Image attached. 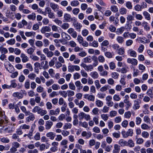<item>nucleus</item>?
Here are the masks:
<instances>
[{
  "mask_svg": "<svg viewBox=\"0 0 153 153\" xmlns=\"http://www.w3.org/2000/svg\"><path fill=\"white\" fill-rule=\"evenodd\" d=\"M32 112L34 113L37 112L38 114L42 116L44 115L47 113L46 110H43L38 106H35L32 109Z\"/></svg>",
  "mask_w": 153,
  "mask_h": 153,
  "instance_id": "f257e3e1",
  "label": "nucleus"
},
{
  "mask_svg": "<svg viewBox=\"0 0 153 153\" xmlns=\"http://www.w3.org/2000/svg\"><path fill=\"white\" fill-rule=\"evenodd\" d=\"M123 137L126 138L128 136H133L134 133L132 129H128L127 132L125 131H122L121 132Z\"/></svg>",
  "mask_w": 153,
  "mask_h": 153,
  "instance_id": "f03ea898",
  "label": "nucleus"
},
{
  "mask_svg": "<svg viewBox=\"0 0 153 153\" xmlns=\"http://www.w3.org/2000/svg\"><path fill=\"white\" fill-rule=\"evenodd\" d=\"M80 65L87 71H91L93 69L94 67H93V65H87L85 64L82 63Z\"/></svg>",
  "mask_w": 153,
  "mask_h": 153,
  "instance_id": "7ed1b4c3",
  "label": "nucleus"
},
{
  "mask_svg": "<svg viewBox=\"0 0 153 153\" xmlns=\"http://www.w3.org/2000/svg\"><path fill=\"white\" fill-rule=\"evenodd\" d=\"M134 104L133 106V108L134 110L138 109L140 107V104L141 103V100L139 99H137L134 101Z\"/></svg>",
  "mask_w": 153,
  "mask_h": 153,
  "instance_id": "20e7f679",
  "label": "nucleus"
},
{
  "mask_svg": "<svg viewBox=\"0 0 153 153\" xmlns=\"http://www.w3.org/2000/svg\"><path fill=\"white\" fill-rule=\"evenodd\" d=\"M14 129L15 128L13 127L12 124H10L7 127L4 129V131L6 133H11L14 131Z\"/></svg>",
  "mask_w": 153,
  "mask_h": 153,
  "instance_id": "39448f33",
  "label": "nucleus"
},
{
  "mask_svg": "<svg viewBox=\"0 0 153 153\" xmlns=\"http://www.w3.org/2000/svg\"><path fill=\"white\" fill-rule=\"evenodd\" d=\"M127 62L128 63L131 64L133 65H136L137 64V60L134 58H128L127 59Z\"/></svg>",
  "mask_w": 153,
  "mask_h": 153,
  "instance_id": "423d86ee",
  "label": "nucleus"
},
{
  "mask_svg": "<svg viewBox=\"0 0 153 153\" xmlns=\"http://www.w3.org/2000/svg\"><path fill=\"white\" fill-rule=\"evenodd\" d=\"M36 126V125L35 123H33L32 125L31 128L28 134L27 137L30 140L31 139V137L32 136L33 132L34 131Z\"/></svg>",
  "mask_w": 153,
  "mask_h": 153,
  "instance_id": "0eeeda50",
  "label": "nucleus"
},
{
  "mask_svg": "<svg viewBox=\"0 0 153 153\" xmlns=\"http://www.w3.org/2000/svg\"><path fill=\"white\" fill-rule=\"evenodd\" d=\"M50 7L54 12L58 11L59 9V6L58 5L53 2H51L50 3Z\"/></svg>",
  "mask_w": 153,
  "mask_h": 153,
  "instance_id": "6e6552de",
  "label": "nucleus"
},
{
  "mask_svg": "<svg viewBox=\"0 0 153 153\" xmlns=\"http://www.w3.org/2000/svg\"><path fill=\"white\" fill-rule=\"evenodd\" d=\"M84 98L85 99H87L88 100L91 101H94L95 99L94 96L88 94H86L84 95Z\"/></svg>",
  "mask_w": 153,
  "mask_h": 153,
  "instance_id": "1a4fd4ad",
  "label": "nucleus"
},
{
  "mask_svg": "<svg viewBox=\"0 0 153 153\" xmlns=\"http://www.w3.org/2000/svg\"><path fill=\"white\" fill-rule=\"evenodd\" d=\"M60 112V109L59 108L56 109L55 111L53 110H50L49 111V115H57Z\"/></svg>",
  "mask_w": 153,
  "mask_h": 153,
  "instance_id": "9d476101",
  "label": "nucleus"
},
{
  "mask_svg": "<svg viewBox=\"0 0 153 153\" xmlns=\"http://www.w3.org/2000/svg\"><path fill=\"white\" fill-rule=\"evenodd\" d=\"M53 122L50 120L47 121L45 124V129L46 130L50 129L53 125Z\"/></svg>",
  "mask_w": 153,
  "mask_h": 153,
  "instance_id": "9b49d317",
  "label": "nucleus"
},
{
  "mask_svg": "<svg viewBox=\"0 0 153 153\" xmlns=\"http://www.w3.org/2000/svg\"><path fill=\"white\" fill-rule=\"evenodd\" d=\"M46 136L50 139L53 140L56 136V134L52 132H50L47 133Z\"/></svg>",
  "mask_w": 153,
  "mask_h": 153,
  "instance_id": "f8f14e48",
  "label": "nucleus"
},
{
  "mask_svg": "<svg viewBox=\"0 0 153 153\" xmlns=\"http://www.w3.org/2000/svg\"><path fill=\"white\" fill-rule=\"evenodd\" d=\"M20 57L22 58V61L23 63H25L29 60L28 57L23 53L21 54Z\"/></svg>",
  "mask_w": 153,
  "mask_h": 153,
  "instance_id": "ddd939ff",
  "label": "nucleus"
},
{
  "mask_svg": "<svg viewBox=\"0 0 153 153\" xmlns=\"http://www.w3.org/2000/svg\"><path fill=\"white\" fill-rule=\"evenodd\" d=\"M64 18L65 21L67 22H70L73 20L71 15L69 14L65 13L64 14Z\"/></svg>",
  "mask_w": 153,
  "mask_h": 153,
  "instance_id": "4468645a",
  "label": "nucleus"
},
{
  "mask_svg": "<svg viewBox=\"0 0 153 153\" xmlns=\"http://www.w3.org/2000/svg\"><path fill=\"white\" fill-rule=\"evenodd\" d=\"M35 119V117L33 114H31L26 118V123L29 122L30 121H33Z\"/></svg>",
  "mask_w": 153,
  "mask_h": 153,
  "instance_id": "2eb2a0df",
  "label": "nucleus"
},
{
  "mask_svg": "<svg viewBox=\"0 0 153 153\" xmlns=\"http://www.w3.org/2000/svg\"><path fill=\"white\" fill-rule=\"evenodd\" d=\"M51 31V28L48 26L43 27L41 30V32L42 33H45L46 32H50Z\"/></svg>",
  "mask_w": 153,
  "mask_h": 153,
  "instance_id": "dca6fc26",
  "label": "nucleus"
},
{
  "mask_svg": "<svg viewBox=\"0 0 153 153\" xmlns=\"http://www.w3.org/2000/svg\"><path fill=\"white\" fill-rule=\"evenodd\" d=\"M126 19L127 23H131L132 22V21L134 20V17L131 14H129L127 16Z\"/></svg>",
  "mask_w": 153,
  "mask_h": 153,
  "instance_id": "f3484780",
  "label": "nucleus"
},
{
  "mask_svg": "<svg viewBox=\"0 0 153 153\" xmlns=\"http://www.w3.org/2000/svg\"><path fill=\"white\" fill-rule=\"evenodd\" d=\"M142 25L144 27V29L146 31H149L150 29V27L148 25V23L146 22H143Z\"/></svg>",
  "mask_w": 153,
  "mask_h": 153,
  "instance_id": "a211bd4d",
  "label": "nucleus"
},
{
  "mask_svg": "<svg viewBox=\"0 0 153 153\" xmlns=\"http://www.w3.org/2000/svg\"><path fill=\"white\" fill-rule=\"evenodd\" d=\"M82 135L83 137H86V138L88 139L91 137L92 134L90 131H88L87 133L85 131H83L82 133Z\"/></svg>",
  "mask_w": 153,
  "mask_h": 153,
  "instance_id": "6ab92c4d",
  "label": "nucleus"
},
{
  "mask_svg": "<svg viewBox=\"0 0 153 153\" xmlns=\"http://www.w3.org/2000/svg\"><path fill=\"white\" fill-rule=\"evenodd\" d=\"M90 75L94 79L98 78L99 77L98 73L95 71L91 72Z\"/></svg>",
  "mask_w": 153,
  "mask_h": 153,
  "instance_id": "aec40b11",
  "label": "nucleus"
},
{
  "mask_svg": "<svg viewBox=\"0 0 153 153\" xmlns=\"http://www.w3.org/2000/svg\"><path fill=\"white\" fill-rule=\"evenodd\" d=\"M57 61V58L56 57H53L52 59L49 62V65L50 67L53 66Z\"/></svg>",
  "mask_w": 153,
  "mask_h": 153,
  "instance_id": "412c9836",
  "label": "nucleus"
},
{
  "mask_svg": "<svg viewBox=\"0 0 153 153\" xmlns=\"http://www.w3.org/2000/svg\"><path fill=\"white\" fill-rule=\"evenodd\" d=\"M57 61V58L56 57H53L52 59L49 62V65L50 67L53 66Z\"/></svg>",
  "mask_w": 153,
  "mask_h": 153,
  "instance_id": "4be33fe9",
  "label": "nucleus"
},
{
  "mask_svg": "<svg viewBox=\"0 0 153 153\" xmlns=\"http://www.w3.org/2000/svg\"><path fill=\"white\" fill-rule=\"evenodd\" d=\"M127 146L132 148L134 146L135 143L132 140L130 139L128 141H127Z\"/></svg>",
  "mask_w": 153,
  "mask_h": 153,
  "instance_id": "5701e85b",
  "label": "nucleus"
},
{
  "mask_svg": "<svg viewBox=\"0 0 153 153\" xmlns=\"http://www.w3.org/2000/svg\"><path fill=\"white\" fill-rule=\"evenodd\" d=\"M143 15L146 19L149 20L151 19L150 14L147 11H144L143 12Z\"/></svg>",
  "mask_w": 153,
  "mask_h": 153,
  "instance_id": "b1692460",
  "label": "nucleus"
},
{
  "mask_svg": "<svg viewBox=\"0 0 153 153\" xmlns=\"http://www.w3.org/2000/svg\"><path fill=\"white\" fill-rule=\"evenodd\" d=\"M120 146L117 144H115L114 146V149L113 150V153L118 152L120 150Z\"/></svg>",
  "mask_w": 153,
  "mask_h": 153,
  "instance_id": "393cba45",
  "label": "nucleus"
},
{
  "mask_svg": "<svg viewBox=\"0 0 153 153\" xmlns=\"http://www.w3.org/2000/svg\"><path fill=\"white\" fill-rule=\"evenodd\" d=\"M27 17L29 19L34 20L36 18V14L34 13H32L31 14L28 15Z\"/></svg>",
  "mask_w": 153,
  "mask_h": 153,
  "instance_id": "a878e982",
  "label": "nucleus"
},
{
  "mask_svg": "<svg viewBox=\"0 0 153 153\" xmlns=\"http://www.w3.org/2000/svg\"><path fill=\"white\" fill-rule=\"evenodd\" d=\"M75 85L77 88V89L79 90H80L82 88L83 86L79 81H76L75 82Z\"/></svg>",
  "mask_w": 153,
  "mask_h": 153,
  "instance_id": "bb28decb",
  "label": "nucleus"
},
{
  "mask_svg": "<svg viewBox=\"0 0 153 153\" xmlns=\"http://www.w3.org/2000/svg\"><path fill=\"white\" fill-rule=\"evenodd\" d=\"M83 61L85 63H90L92 62V57L89 56L83 59Z\"/></svg>",
  "mask_w": 153,
  "mask_h": 153,
  "instance_id": "cd10ccee",
  "label": "nucleus"
},
{
  "mask_svg": "<svg viewBox=\"0 0 153 153\" xmlns=\"http://www.w3.org/2000/svg\"><path fill=\"white\" fill-rule=\"evenodd\" d=\"M119 144L122 146H127V141L123 139H121L119 142Z\"/></svg>",
  "mask_w": 153,
  "mask_h": 153,
  "instance_id": "c85d7f7f",
  "label": "nucleus"
},
{
  "mask_svg": "<svg viewBox=\"0 0 153 153\" xmlns=\"http://www.w3.org/2000/svg\"><path fill=\"white\" fill-rule=\"evenodd\" d=\"M74 27L76 30H79V31H80V29L82 27V25L80 23L78 22H75L74 24Z\"/></svg>",
  "mask_w": 153,
  "mask_h": 153,
  "instance_id": "c756f323",
  "label": "nucleus"
},
{
  "mask_svg": "<svg viewBox=\"0 0 153 153\" xmlns=\"http://www.w3.org/2000/svg\"><path fill=\"white\" fill-rule=\"evenodd\" d=\"M124 102L126 104V110H128V109L129 107H131L132 105L131 103L128 100H124Z\"/></svg>",
  "mask_w": 153,
  "mask_h": 153,
  "instance_id": "7c9ffc66",
  "label": "nucleus"
},
{
  "mask_svg": "<svg viewBox=\"0 0 153 153\" xmlns=\"http://www.w3.org/2000/svg\"><path fill=\"white\" fill-rule=\"evenodd\" d=\"M13 96L15 97H17L19 99H21L23 97V95L22 94H20L18 92L14 93L13 95Z\"/></svg>",
  "mask_w": 153,
  "mask_h": 153,
  "instance_id": "2f4dec72",
  "label": "nucleus"
},
{
  "mask_svg": "<svg viewBox=\"0 0 153 153\" xmlns=\"http://www.w3.org/2000/svg\"><path fill=\"white\" fill-rule=\"evenodd\" d=\"M0 51L2 54H5L8 53L7 49L3 46H1L0 47Z\"/></svg>",
  "mask_w": 153,
  "mask_h": 153,
  "instance_id": "473e14b6",
  "label": "nucleus"
},
{
  "mask_svg": "<svg viewBox=\"0 0 153 153\" xmlns=\"http://www.w3.org/2000/svg\"><path fill=\"white\" fill-rule=\"evenodd\" d=\"M0 141L4 143H8L9 142L10 140L7 137H3L0 138Z\"/></svg>",
  "mask_w": 153,
  "mask_h": 153,
  "instance_id": "72a5a7b5",
  "label": "nucleus"
},
{
  "mask_svg": "<svg viewBox=\"0 0 153 153\" xmlns=\"http://www.w3.org/2000/svg\"><path fill=\"white\" fill-rule=\"evenodd\" d=\"M119 12L122 15L126 14L127 12V9L124 7H122L119 10Z\"/></svg>",
  "mask_w": 153,
  "mask_h": 153,
  "instance_id": "f704fd0d",
  "label": "nucleus"
},
{
  "mask_svg": "<svg viewBox=\"0 0 153 153\" xmlns=\"http://www.w3.org/2000/svg\"><path fill=\"white\" fill-rule=\"evenodd\" d=\"M72 125L69 123H67L64 125L63 128L64 129L66 130L68 129H70L72 127Z\"/></svg>",
  "mask_w": 153,
  "mask_h": 153,
  "instance_id": "c9c22d12",
  "label": "nucleus"
},
{
  "mask_svg": "<svg viewBox=\"0 0 153 153\" xmlns=\"http://www.w3.org/2000/svg\"><path fill=\"white\" fill-rule=\"evenodd\" d=\"M62 37H64V39H65L66 41L69 40L71 38L70 36L69 35L65 32L62 33Z\"/></svg>",
  "mask_w": 153,
  "mask_h": 153,
  "instance_id": "e433bc0d",
  "label": "nucleus"
},
{
  "mask_svg": "<svg viewBox=\"0 0 153 153\" xmlns=\"http://www.w3.org/2000/svg\"><path fill=\"white\" fill-rule=\"evenodd\" d=\"M36 77V75L33 73L29 74L28 76V77L31 80H34Z\"/></svg>",
  "mask_w": 153,
  "mask_h": 153,
  "instance_id": "4c0bfd02",
  "label": "nucleus"
},
{
  "mask_svg": "<svg viewBox=\"0 0 153 153\" xmlns=\"http://www.w3.org/2000/svg\"><path fill=\"white\" fill-rule=\"evenodd\" d=\"M111 88V86L109 85H105V86L102 87L100 89L101 91L104 92L106 91L107 89H109Z\"/></svg>",
  "mask_w": 153,
  "mask_h": 153,
  "instance_id": "58836bf2",
  "label": "nucleus"
},
{
  "mask_svg": "<svg viewBox=\"0 0 153 153\" xmlns=\"http://www.w3.org/2000/svg\"><path fill=\"white\" fill-rule=\"evenodd\" d=\"M117 53L120 55L124 54L125 53V49L123 48H119L117 50Z\"/></svg>",
  "mask_w": 153,
  "mask_h": 153,
  "instance_id": "ea45409f",
  "label": "nucleus"
},
{
  "mask_svg": "<svg viewBox=\"0 0 153 153\" xmlns=\"http://www.w3.org/2000/svg\"><path fill=\"white\" fill-rule=\"evenodd\" d=\"M130 56L133 57H136L137 56V54L136 52L134 50H130L129 51Z\"/></svg>",
  "mask_w": 153,
  "mask_h": 153,
  "instance_id": "a19ab883",
  "label": "nucleus"
},
{
  "mask_svg": "<svg viewBox=\"0 0 153 153\" xmlns=\"http://www.w3.org/2000/svg\"><path fill=\"white\" fill-rule=\"evenodd\" d=\"M111 10L114 13H116L118 11V9L116 6L112 5L110 8Z\"/></svg>",
  "mask_w": 153,
  "mask_h": 153,
  "instance_id": "79ce46f5",
  "label": "nucleus"
},
{
  "mask_svg": "<svg viewBox=\"0 0 153 153\" xmlns=\"http://www.w3.org/2000/svg\"><path fill=\"white\" fill-rule=\"evenodd\" d=\"M147 94L151 98H153V93L151 89H149L146 92Z\"/></svg>",
  "mask_w": 153,
  "mask_h": 153,
  "instance_id": "37998d69",
  "label": "nucleus"
},
{
  "mask_svg": "<svg viewBox=\"0 0 153 153\" xmlns=\"http://www.w3.org/2000/svg\"><path fill=\"white\" fill-rule=\"evenodd\" d=\"M117 42L120 44H122L124 41L123 37L121 36H117Z\"/></svg>",
  "mask_w": 153,
  "mask_h": 153,
  "instance_id": "c03bdc74",
  "label": "nucleus"
},
{
  "mask_svg": "<svg viewBox=\"0 0 153 153\" xmlns=\"http://www.w3.org/2000/svg\"><path fill=\"white\" fill-rule=\"evenodd\" d=\"M85 113L83 112H82L79 113L78 114V117L79 120H81L83 119L84 118Z\"/></svg>",
  "mask_w": 153,
  "mask_h": 153,
  "instance_id": "a18cd8bd",
  "label": "nucleus"
},
{
  "mask_svg": "<svg viewBox=\"0 0 153 153\" xmlns=\"http://www.w3.org/2000/svg\"><path fill=\"white\" fill-rule=\"evenodd\" d=\"M69 25L67 23H65L62 24L61 27L63 29L66 30L69 27Z\"/></svg>",
  "mask_w": 153,
  "mask_h": 153,
  "instance_id": "49530a36",
  "label": "nucleus"
},
{
  "mask_svg": "<svg viewBox=\"0 0 153 153\" xmlns=\"http://www.w3.org/2000/svg\"><path fill=\"white\" fill-rule=\"evenodd\" d=\"M30 128V126L24 124L21 125L20 126V128L22 129H28Z\"/></svg>",
  "mask_w": 153,
  "mask_h": 153,
  "instance_id": "de8ad7c7",
  "label": "nucleus"
},
{
  "mask_svg": "<svg viewBox=\"0 0 153 153\" xmlns=\"http://www.w3.org/2000/svg\"><path fill=\"white\" fill-rule=\"evenodd\" d=\"M126 6L128 9H131L132 8V5L130 1H128L126 2Z\"/></svg>",
  "mask_w": 153,
  "mask_h": 153,
  "instance_id": "09e8293b",
  "label": "nucleus"
},
{
  "mask_svg": "<svg viewBox=\"0 0 153 153\" xmlns=\"http://www.w3.org/2000/svg\"><path fill=\"white\" fill-rule=\"evenodd\" d=\"M48 17L50 19H54L55 18V16L54 13L51 11L50 13H47Z\"/></svg>",
  "mask_w": 153,
  "mask_h": 153,
  "instance_id": "8fccbe9b",
  "label": "nucleus"
},
{
  "mask_svg": "<svg viewBox=\"0 0 153 153\" xmlns=\"http://www.w3.org/2000/svg\"><path fill=\"white\" fill-rule=\"evenodd\" d=\"M79 4V1H77L74 0L72 1L71 3V5L74 7L77 6Z\"/></svg>",
  "mask_w": 153,
  "mask_h": 153,
  "instance_id": "3c124183",
  "label": "nucleus"
},
{
  "mask_svg": "<svg viewBox=\"0 0 153 153\" xmlns=\"http://www.w3.org/2000/svg\"><path fill=\"white\" fill-rule=\"evenodd\" d=\"M135 10L137 11H141L142 9V6L140 5L137 4L134 7Z\"/></svg>",
  "mask_w": 153,
  "mask_h": 153,
  "instance_id": "603ef678",
  "label": "nucleus"
},
{
  "mask_svg": "<svg viewBox=\"0 0 153 153\" xmlns=\"http://www.w3.org/2000/svg\"><path fill=\"white\" fill-rule=\"evenodd\" d=\"M111 76L112 78L114 79H116L118 78L119 74L117 72H114L111 74Z\"/></svg>",
  "mask_w": 153,
  "mask_h": 153,
  "instance_id": "864d4df0",
  "label": "nucleus"
},
{
  "mask_svg": "<svg viewBox=\"0 0 153 153\" xmlns=\"http://www.w3.org/2000/svg\"><path fill=\"white\" fill-rule=\"evenodd\" d=\"M16 41L14 39H11L10 40H8L7 42L10 45H13L15 43Z\"/></svg>",
  "mask_w": 153,
  "mask_h": 153,
  "instance_id": "5fc2aeb1",
  "label": "nucleus"
},
{
  "mask_svg": "<svg viewBox=\"0 0 153 153\" xmlns=\"http://www.w3.org/2000/svg\"><path fill=\"white\" fill-rule=\"evenodd\" d=\"M96 104L98 107H101L103 105V102L99 100H98L96 101Z\"/></svg>",
  "mask_w": 153,
  "mask_h": 153,
  "instance_id": "6e6d98bb",
  "label": "nucleus"
},
{
  "mask_svg": "<svg viewBox=\"0 0 153 153\" xmlns=\"http://www.w3.org/2000/svg\"><path fill=\"white\" fill-rule=\"evenodd\" d=\"M69 86L70 89L74 90L76 89V87L73 82H71L69 84Z\"/></svg>",
  "mask_w": 153,
  "mask_h": 153,
  "instance_id": "4d7b16f0",
  "label": "nucleus"
},
{
  "mask_svg": "<svg viewBox=\"0 0 153 153\" xmlns=\"http://www.w3.org/2000/svg\"><path fill=\"white\" fill-rule=\"evenodd\" d=\"M67 93L68 96L69 97L73 96L75 94L74 92L73 91L70 90H68Z\"/></svg>",
  "mask_w": 153,
  "mask_h": 153,
  "instance_id": "13d9d810",
  "label": "nucleus"
},
{
  "mask_svg": "<svg viewBox=\"0 0 153 153\" xmlns=\"http://www.w3.org/2000/svg\"><path fill=\"white\" fill-rule=\"evenodd\" d=\"M35 45L36 46L41 48L43 46V44L42 42L40 41H37L35 42Z\"/></svg>",
  "mask_w": 153,
  "mask_h": 153,
  "instance_id": "bf43d9fd",
  "label": "nucleus"
},
{
  "mask_svg": "<svg viewBox=\"0 0 153 153\" xmlns=\"http://www.w3.org/2000/svg\"><path fill=\"white\" fill-rule=\"evenodd\" d=\"M144 46L142 44L137 49L138 52L140 53H142L144 49Z\"/></svg>",
  "mask_w": 153,
  "mask_h": 153,
  "instance_id": "052dcab7",
  "label": "nucleus"
},
{
  "mask_svg": "<svg viewBox=\"0 0 153 153\" xmlns=\"http://www.w3.org/2000/svg\"><path fill=\"white\" fill-rule=\"evenodd\" d=\"M20 146V144L17 142H13L12 143V146L16 149L18 148Z\"/></svg>",
  "mask_w": 153,
  "mask_h": 153,
  "instance_id": "680f3d73",
  "label": "nucleus"
},
{
  "mask_svg": "<svg viewBox=\"0 0 153 153\" xmlns=\"http://www.w3.org/2000/svg\"><path fill=\"white\" fill-rule=\"evenodd\" d=\"M52 88L54 90H59L60 88L59 86L58 85L55 84H54L52 85Z\"/></svg>",
  "mask_w": 153,
  "mask_h": 153,
  "instance_id": "e2e57ef3",
  "label": "nucleus"
},
{
  "mask_svg": "<svg viewBox=\"0 0 153 153\" xmlns=\"http://www.w3.org/2000/svg\"><path fill=\"white\" fill-rule=\"evenodd\" d=\"M79 125H81V126H82V127L85 128H87L88 126V124L85 121L83 123H82L81 121H79Z\"/></svg>",
  "mask_w": 153,
  "mask_h": 153,
  "instance_id": "0e129e2a",
  "label": "nucleus"
},
{
  "mask_svg": "<svg viewBox=\"0 0 153 153\" xmlns=\"http://www.w3.org/2000/svg\"><path fill=\"white\" fill-rule=\"evenodd\" d=\"M134 82L136 84H139L140 83H143V80H141L137 78H135L134 79Z\"/></svg>",
  "mask_w": 153,
  "mask_h": 153,
  "instance_id": "69168bd1",
  "label": "nucleus"
},
{
  "mask_svg": "<svg viewBox=\"0 0 153 153\" xmlns=\"http://www.w3.org/2000/svg\"><path fill=\"white\" fill-rule=\"evenodd\" d=\"M59 94L62 95L63 97L66 98L67 96V91H60L59 92Z\"/></svg>",
  "mask_w": 153,
  "mask_h": 153,
  "instance_id": "338daca9",
  "label": "nucleus"
},
{
  "mask_svg": "<svg viewBox=\"0 0 153 153\" xmlns=\"http://www.w3.org/2000/svg\"><path fill=\"white\" fill-rule=\"evenodd\" d=\"M40 134L39 132H37L34 136V139L36 140H38L40 139Z\"/></svg>",
  "mask_w": 153,
  "mask_h": 153,
  "instance_id": "774afa93",
  "label": "nucleus"
}]
</instances>
